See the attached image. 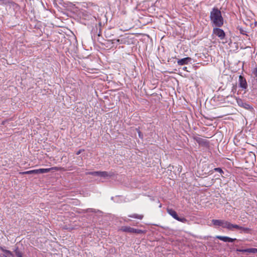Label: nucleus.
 <instances>
[{"instance_id":"3","label":"nucleus","mask_w":257,"mask_h":257,"mask_svg":"<svg viewBox=\"0 0 257 257\" xmlns=\"http://www.w3.org/2000/svg\"><path fill=\"white\" fill-rule=\"evenodd\" d=\"M168 213L172 216L174 219L177 220L185 223L187 221V219L184 217H178L176 212L172 209H167Z\"/></svg>"},{"instance_id":"17","label":"nucleus","mask_w":257,"mask_h":257,"mask_svg":"<svg viewBox=\"0 0 257 257\" xmlns=\"http://www.w3.org/2000/svg\"><path fill=\"white\" fill-rule=\"evenodd\" d=\"M229 223V222L223 220L222 224V227L224 228L227 229Z\"/></svg>"},{"instance_id":"18","label":"nucleus","mask_w":257,"mask_h":257,"mask_svg":"<svg viewBox=\"0 0 257 257\" xmlns=\"http://www.w3.org/2000/svg\"><path fill=\"white\" fill-rule=\"evenodd\" d=\"M143 232V231L141 229L134 228L133 233L141 234V233H142Z\"/></svg>"},{"instance_id":"4","label":"nucleus","mask_w":257,"mask_h":257,"mask_svg":"<svg viewBox=\"0 0 257 257\" xmlns=\"http://www.w3.org/2000/svg\"><path fill=\"white\" fill-rule=\"evenodd\" d=\"M219 28L215 27L213 28V34L217 36L220 40H223L225 36V34L223 30Z\"/></svg>"},{"instance_id":"28","label":"nucleus","mask_w":257,"mask_h":257,"mask_svg":"<svg viewBox=\"0 0 257 257\" xmlns=\"http://www.w3.org/2000/svg\"><path fill=\"white\" fill-rule=\"evenodd\" d=\"M119 41H120V40H119V39H117V40H116V42H117L119 43Z\"/></svg>"},{"instance_id":"19","label":"nucleus","mask_w":257,"mask_h":257,"mask_svg":"<svg viewBox=\"0 0 257 257\" xmlns=\"http://www.w3.org/2000/svg\"><path fill=\"white\" fill-rule=\"evenodd\" d=\"M233 227H234V224L229 222L227 229H228L229 230H231V231H233L234 230Z\"/></svg>"},{"instance_id":"27","label":"nucleus","mask_w":257,"mask_h":257,"mask_svg":"<svg viewBox=\"0 0 257 257\" xmlns=\"http://www.w3.org/2000/svg\"><path fill=\"white\" fill-rule=\"evenodd\" d=\"M5 0H0V3H3Z\"/></svg>"},{"instance_id":"5","label":"nucleus","mask_w":257,"mask_h":257,"mask_svg":"<svg viewBox=\"0 0 257 257\" xmlns=\"http://www.w3.org/2000/svg\"><path fill=\"white\" fill-rule=\"evenodd\" d=\"M236 101L239 106L242 107L246 109H251L252 108L249 104L243 102L241 99H237Z\"/></svg>"},{"instance_id":"8","label":"nucleus","mask_w":257,"mask_h":257,"mask_svg":"<svg viewBox=\"0 0 257 257\" xmlns=\"http://www.w3.org/2000/svg\"><path fill=\"white\" fill-rule=\"evenodd\" d=\"M236 251L256 253H257V248H246V249H237Z\"/></svg>"},{"instance_id":"23","label":"nucleus","mask_w":257,"mask_h":257,"mask_svg":"<svg viewBox=\"0 0 257 257\" xmlns=\"http://www.w3.org/2000/svg\"><path fill=\"white\" fill-rule=\"evenodd\" d=\"M240 230L244 232H248L250 229H249V228H247V227H242V228H241Z\"/></svg>"},{"instance_id":"12","label":"nucleus","mask_w":257,"mask_h":257,"mask_svg":"<svg viewBox=\"0 0 257 257\" xmlns=\"http://www.w3.org/2000/svg\"><path fill=\"white\" fill-rule=\"evenodd\" d=\"M4 253L2 254V257H14V254L10 250H3Z\"/></svg>"},{"instance_id":"15","label":"nucleus","mask_w":257,"mask_h":257,"mask_svg":"<svg viewBox=\"0 0 257 257\" xmlns=\"http://www.w3.org/2000/svg\"><path fill=\"white\" fill-rule=\"evenodd\" d=\"M14 252L16 257H23V253L18 249H15Z\"/></svg>"},{"instance_id":"22","label":"nucleus","mask_w":257,"mask_h":257,"mask_svg":"<svg viewBox=\"0 0 257 257\" xmlns=\"http://www.w3.org/2000/svg\"><path fill=\"white\" fill-rule=\"evenodd\" d=\"M241 228H242V226H240L238 225L237 224H234V227H233L234 230L235 229L240 230Z\"/></svg>"},{"instance_id":"10","label":"nucleus","mask_w":257,"mask_h":257,"mask_svg":"<svg viewBox=\"0 0 257 257\" xmlns=\"http://www.w3.org/2000/svg\"><path fill=\"white\" fill-rule=\"evenodd\" d=\"M97 176H99L103 178H106L110 176V175L107 172L97 171Z\"/></svg>"},{"instance_id":"20","label":"nucleus","mask_w":257,"mask_h":257,"mask_svg":"<svg viewBox=\"0 0 257 257\" xmlns=\"http://www.w3.org/2000/svg\"><path fill=\"white\" fill-rule=\"evenodd\" d=\"M86 175H91L93 176H97V171L94 172H88L86 173Z\"/></svg>"},{"instance_id":"24","label":"nucleus","mask_w":257,"mask_h":257,"mask_svg":"<svg viewBox=\"0 0 257 257\" xmlns=\"http://www.w3.org/2000/svg\"><path fill=\"white\" fill-rule=\"evenodd\" d=\"M252 73L255 77L257 78V67L254 69Z\"/></svg>"},{"instance_id":"25","label":"nucleus","mask_w":257,"mask_h":257,"mask_svg":"<svg viewBox=\"0 0 257 257\" xmlns=\"http://www.w3.org/2000/svg\"><path fill=\"white\" fill-rule=\"evenodd\" d=\"M138 134H139V137L141 138H142L143 135H142L140 131H138Z\"/></svg>"},{"instance_id":"14","label":"nucleus","mask_w":257,"mask_h":257,"mask_svg":"<svg viewBox=\"0 0 257 257\" xmlns=\"http://www.w3.org/2000/svg\"><path fill=\"white\" fill-rule=\"evenodd\" d=\"M130 217L142 219L143 218V215H140L138 214H133L128 216Z\"/></svg>"},{"instance_id":"26","label":"nucleus","mask_w":257,"mask_h":257,"mask_svg":"<svg viewBox=\"0 0 257 257\" xmlns=\"http://www.w3.org/2000/svg\"><path fill=\"white\" fill-rule=\"evenodd\" d=\"M81 153V150H79L78 151H77V152H76V155H79Z\"/></svg>"},{"instance_id":"2","label":"nucleus","mask_w":257,"mask_h":257,"mask_svg":"<svg viewBox=\"0 0 257 257\" xmlns=\"http://www.w3.org/2000/svg\"><path fill=\"white\" fill-rule=\"evenodd\" d=\"M58 170V169L57 167H52L50 168H46V169H39L36 170H33L25 172H23L20 173L22 174H43L47 173L50 172L51 170Z\"/></svg>"},{"instance_id":"6","label":"nucleus","mask_w":257,"mask_h":257,"mask_svg":"<svg viewBox=\"0 0 257 257\" xmlns=\"http://www.w3.org/2000/svg\"><path fill=\"white\" fill-rule=\"evenodd\" d=\"M239 87L242 89H246L247 87L245 79L241 75H240L239 77Z\"/></svg>"},{"instance_id":"16","label":"nucleus","mask_w":257,"mask_h":257,"mask_svg":"<svg viewBox=\"0 0 257 257\" xmlns=\"http://www.w3.org/2000/svg\"><path fill=\"white\" fill-rule=\"evenodd\" d=\"M14 252L16 257H23V253L18 249H15Z\"/></svg>"},{"instance_id":"7","label":"nucleus","mask_w":257,"mask_h":257,"mask_svg":"<svg viewBox=\"0 0 257 257\" xmlns=\"http://www.w3.org/2000/svg\"><path fill=\"white\" fill-rule=\"evenodd\" d=\"M217 238L224 241V242H232L235 240H236V238H231L230 237H229L228 236H216V237Z\"/></svg>"},{"instance_id":"11","label":"nucleus","mask_w":257,"mask_h":257,"mask_svg":"<svg viewBox=\"0 0 257 257\" xmlns=\"http://www.w3.org/2000/svg\"><path fill=\"white\" fill-rule=\"evenodd\" d=\"M121 230L123 232H129L133 233L134 228L130 226H123L121 227Z\"/></svg>"},{"instance_id":"21","label":"nucleus","mask_w":257,"mask_h":257,"mask_svg":"<svg viewBox=\"0 0 257 257\" xmlns=\"http://www.w3.org/2000/svg\"><path fill=\"white\" fill-rule=\"evenodd\" d=\"M214 170L215 172H219L220 174L223 173V170L220 168H215Z\"/></svg>"},{"instance_id":"9","label":"nucleus","mask_w":257,"mask_h":257,"mask_svg":"<svg viewBox=\"0 0 257 257\" xmlns=\"http://www.w3.org/2000/svg\"><path fill=\"white\" fill-rule=\"evenodd\" d=\"M191 60V58L190 57H186L183 59H180L177 61V63L179 65H183L185 64H188Z\"/></svg>"},{"instance_id":"1","label":"nucleus","mask_w":257,"mask_h":257,"mask_svg":"<svg viewBox=\"0 0 257 257\" xmlns=\"http://www.w3.org/2000/svg\"><path fill=\"white\" fill-rule=\"evenodd\" d=\"M210 20L213 27H221L223 25V18L221 12L217 8H213L210 12Z\"/></svg>"},{"instance_id":"13","label":"nucleus","mask_w":257,"mask_h":257,"mask_svg":"<svg viewBox=\"0 0 257 257\" xmlns=\"http://www.w3.org/2000/svg\"><path fill=\"white\" fill-rule=\"evenodd\" d=\"M223 220L213 219L212 222L213 224L215 226H222Z\"/></svg>"}]
</instances>
